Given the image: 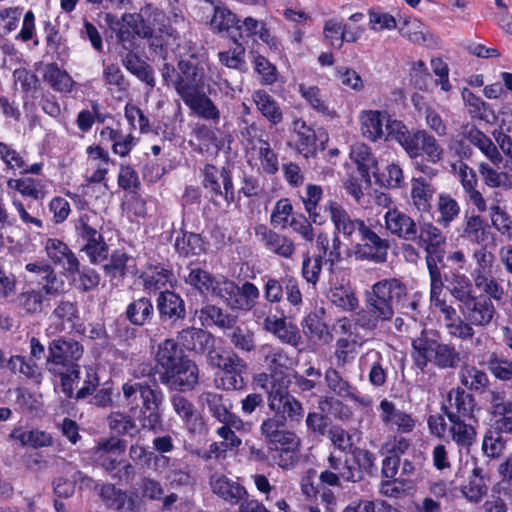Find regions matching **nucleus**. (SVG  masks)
Returning <instances> with one entry per match:
<instances>
[{
  "label": "nucleus",
  "mask_w": 512,
  "mask_h": 512,
  "mask_svg": "<svg viewBox=\"0 0 512 512\" xmlns=\"http://www.w3.org/2000/svg\"><path fill=\"white\" fill-rule=\"evenodd\" d=\"M123 401L129 413L112 412L107 417L109 428L119 435L134 437L141 429L157 431L162 425L160 407L163 393L145 382L128 380L122 387Z\"/></svg>",
  "instance_id": "f257e3e1"
},
{
  "label": "nucleus",
  "mask_w": 512,
  "mask_h": 512,
  "mask_svg": "<svg viewBox=\"0 0 512 512\" xmlns=\"http://www.w3.org/2000/svg\"><path fill=\"white\" fill-rule=\"evenodd\" d=\"M407 296L406 286L396 278L374 283L364 295V307L353 316L355 326L375 335L390 334L388 326L395 315V307Z\"/></svg>",
  "instance_id": "f03ea898"
},
{
  "label": "nucleus",
  "mask_w": 512,
  "mask_h": 512,
  "mask_svg": "<svg viewBox=\"0 0 512 512\" xmlns=\"http://www.w3.org/2000/svg\"><path fill=\"white\" fill-rule=\"evenodd\" d=\"M372 454L363 449L353 451V456L342 457L331 453L327 458V466L319 475V480L329 486H340L341 481L358 482L362 479V469H370L373 462Z\"/></svg>",
  "instance_id": "7ed1b4c3"
},
{
  "label": "nucleus",
  "mask_w": 512,
  "mask_h": 512,
  "mask_svg": "<svg viewBox=\"0 0 512 512\" xmlns=\"http://www.w3.org/2000/svg\"><path fill=\"white\" fill-rule=\"evenodd\" d=\"M74 228L78 239L83 242L81 250L92 263H98L107 257L108 245L101 233L103 218L96 211L82 212L74 221Z\"/></svg>",
  "instance_id": "20e7f679"
},
{
  "label": "nucleus",
  "mask_w": 512,
  "mask_h": 512,
  "mask_svg": "<svg viewBox=\"0 0 512 512\" xmlns=\"http://www.w3.org/2000/svg\"><path fill=\"white\" fill-rule=\"evenodd\" d=\"M207 59L204 53L190 48L187 54L180 56L174 88L180 97L202 90L205 85Z\"/></svg>",
  "instance_id": "39448f33"
},
{
  "label": "nucleus",
  "mask_w": 512,
  "mask_h": 512,
  "mask_svg": "<svg viewBox=\"0 0 512 512\" xmlns=\"http://www.w3.org/2000/svg\"><path fill=\"white\" fill-rule=\"evenodd\" d=\"M463 316L465 330H463V342L472 341L474 346H482L481 337H475V328H487L493 322L496 315V307L492 300L483 296H473L459 305Z\"/></svg>",
  "instance_id": "423d86ee"
},
{
  "label": "nucleus",
  "mask_w": 512,
  "mask_h": 512,
  "mask_svg": "<svg viewBox=\"0 0 512 512\" xmlns=\"http://www.w3.org/2000/svg\"><path fill=\"white\" fill-rule=\"evenodd\" d=\"M83 352V346L73 339L61 337L52 340L48 346L47 371L50 374H61L67 369L71 370L80 366L78 361Z\"/></svg>",
  "instance_id": "0eeeda50"
},
{
  "label": "nucleus",
  "mask_w": 512,
  "mask_h": 512,
  "mask_svg": "<svg viewBox=\"0 0 512 512\" xmlns=\"http://www.w3.org/2000/svg\"><path fill=\"white\" fill-rule=\"evenodd\" d=\"M290 379L282 378L280 384L270 386L268 391V406L276 412L281 413L290 420L300 421L304 414V409L300 401L286 391L290 384Z\"/></svg>",
  "instance_id": "6e6552de"
},
{
  "label": "nucleus",
  "mask_w": 512,
  "mask_h": 512,
  "mask_svg": "<svg viewBox=\"0 0 512 512\" xmlns=\"http://www.w3.org/2000/svg\"><path fill=\"white\" fill-rule=\"evenodd\" d=\"M361 242L353 247V253L359 260H371L376 263L386 261L389 243L386 239L381 238L366 223L363 224L360 231Z\"/></svg>",
  "instance_id": "1a4fd4ad"
},
{
  "label": "nucleus",
  "mask_w": 512,
  "mask_h": 512,
  "mask_svg": "<svg viewBox=\"0 0 512 512\" xmlns=\"http://www.w3.org/2000/svg\"><path fill=\"white\" fill-rule=\"evenodd\" d=\"M203 176V185L212 193L215 200L223 198L227 206L235 201L232 177L228 170L207 164L204 167Z\"/></svg>",
  "instance_id": "9d476101"
},
{
  "label": "nucleus",
  "mask_w": 512,
  "mask_h": 512,
  "mask_svg": "<svg viewBox=\"0 0 512 512\" xmlns=\"http://www.w3.org/2000/svg\"><path fill=\"white\" fill-rule=\"evenodd\" d=\"M488 412L494 419V429L512 434V400L503 390L492 389L487 395Z\"/></svg>",
  "instance_id": "9b49d317"
},
{
  "label": "nucleus",
  "mask_w": 512,
  "mask_h": 512,
  "mask_svg": "<svg viewBox=\"0 0 512 512\" xmlns=\"http://www.w3.org/2000/svg\"><path fill=\"white\" fill-rule=\"evenodd\" d=\"M380 420L389 430L400 435L412 433L416 427V419L412 414L398 409L394 402L383 399L379 404Z\"/></svg>",
  "instance_id": "f8f14e48"
},
{
  "label": "nucleus",
  "mask_w": 512,
  "mask_h": 512,
  "mask_svg": "<svg viewBox=\"0 0 512 512\" xmlns=\"http://www.w3.org/2000/svg\"><path fill=\"white\" fill-rule=\"evenodd\" d=\"M160 380L171 389L191 390L198 383L199 369L193 361L185 358L172 371L162 372Z\"/></svg>",
  "instance_id": "ddd939ff"
},
{
  "label": "nucleus",
  "mask_w": 512,
  "mask_h": 512,
  "mask_svg": "<svg viewBox=\"0 0 512 512\" xmlns=\"http://www.w3.org/2000/svg\"><path fill=\"white\" fill-rule=\"evenodd\" d=\"M325 211L328 212L334 226V233L338 236L342 234L344 238L348 240H352L353 235L359 232L365 223V221L360 218H352L340 203L333 200L326 203Z\"/></svg>",
  "instance_id": "4468645a"
},
{
  "label": "nucleus",
  "mask_w": 512,
  "mask_h": 512,
  "mask_svg": "<svg viewBox=\"0 0 512 512\" xmlns=\"http://www.w3.org/2000/svg\"><path fill=\"white\" fill-rule=\"evenodd\" d=\"M269 372L272 373V385L280 384L282 378L290 379L286 371L292 365V358L283 348L272 344H263L259 349Z\"/></svg>",
  "instance_id": "2eb2a0df"
},
{
  "label": "nucleus",
  "mask_w": 512,
  "mask_h": 512,
  "mask_svg": "<svg viewBox=\"0 0 512 512\" xmlns=\"http://www.w3.org/2000/svg\"><path fill=\"white\" fill-rule=\"evenodd\" d=\"M385 228L394 236L405 241H416L418 226L408 214L397 208L389 209L384 214Z\"/></svg>",
  "instance_id": "dca6fc26"
},
{
  "label": "nucleus",
  "mask_w": 512,
  "mask_h": 512,
  "mask_svg": "<svg viewBox=\"0 0 512 512\" xmlns=\"http://www.w3.org/2000/svg\"><path fill=\"white\" fill-rule=\"evenodd\" d=\"M45 251L50 261L63 269L67 275H75L79 272L80 262L73 251L59 239H48L45 243Z\"/></svg>",
  "instance_id": "f3484780"
},
{
  "label": "nucleus",
  "mask_w": 512,
  "mask_h": 512,
  "mask_svg": "<svg viewBox=\"0 0 512 512\" xmlns=\"http://www.w3.org/2000/svg\"><path fill=\"white\" fill-rule=\"evenodd\" d=\"M113 29L122 43L130 42L135 36L140 38H151L153 36L152 27L138 13L124 14Z\"/></svg>",
  "instance_id": "a211bd4d"
},
{
  "label": "nucleus",
  "mask_w": 512,
  "mask_h": 512,
  "mask_svg": "<svg viewBox=\"0 0 512 512\" xmlns=\"http://www.w3.org/2000/svg\"><path fill=\"white\" fill-rule=\"evenodd\" d=\"M439 344L437 335L432 331L423 330L419 336L412 339L411 356L415 366L424 371L433 362Z\"/></svg>",
  "instance_id": "6ab92c4d"
},
{
  "label": "nucleus",
  "mask_w": 512,
  "mask_h": 512,
  "mask_svg": "<svg viewBox=\"0 0 512 512\" xmlns=\"http://www.w3.org/2000/svg\"><path fill=\"white\" fill-rule=\"evenodd\" d=\"M448 405L443 406L442 410L448 418V413L460 415V418H467L468 421L478 423V419L474 414L476 401L472 394L467 393L462 388H453L447 396Z\"/></svg>",
  "instance_id": "aec40b11"
},
{
  "label": "nucleus",
  "mask_w": 512,
  "mask_h": 512,
  "mask_svg": "<svg viewBox=\"0 0 512 512\" xmlns=\"http://www.w3.org/2000/svg\"><path fill=\"white\" fill-rule=\"evenodd\" d=\"M25 269L31 274L32 280L41 285L46 295L55 296L62 291L63 282L58 280L56 272L47 262H31L25 265Z\"/></svg>",
  "instance_id": "412c9836"
},
{
  "label": "nucleus",
  "mask_w": 512,
  "mask_h": 512,
  "mask_svg": "<svg viewBox=\"0 0 512 512\" xmlns=\"http://www.w3.org/2000/svg\"><path fill=\"white\" fill-rule=\"evenodd\" d=\"M268 448L272 461L282 469L293 468L299 460L300 439L295 433Z\"/></svg>",
  "instance_id": "4be33fe9"
},
{
  "label": "nucleus",
  "mask_w": 512,
  "mask_h": 512,
  "mask_svg": "<svg viewBox=\"0 0 512 512\" xmlns=\"http://www.w3.org/2000/svg\"><path fill=\"white\" fill-rule=\"evenodd\" d=\"M255 233L266 249L278 256L291 258L295 254V244L287 236L274 232L264 225L257 226Z\"/></svg>",
  "instance_id": "5701e85b"
},
{
  "label": "nucleus",
  "mask_w": 512,
  "mask_h": 512,
  "mask_svg": "<svg viewBox=\"0 0 512 512\" xmlns=\"http://www.w3.org/2000/svg\"><path fill=\"white\" fill-rule=\"evenodd\" d=\"M448 420L450 423L448 432L452 441L463 448L472 446L476 441V426L478 423L468 421L467 418H460V415L451 413H448Z\"/></svg>",
  "instance_id": "b1692460"
},
{
  "label": "nucleus",
  "mask_w": 512,
  "mask_h": 512,
  "mask_svg": "<svg viewBox=\"0 0 512 512\" xmlns=\"http://www.w3.org/2000/svg\"><path fill=\"white\" fill-rule=\"evenodd\" d=\"M388 113L379 110H364L359 114L361 133L364 138L376 142L385 137Z\"/></svg>",
  "instance_id": "393cba45"
},
{
  "label": "nucleus",
  "mask_w": 512,
  "mask_h": 512,
  "mask_svg": "<svg viewBox=\"0 0 512 512\" xmlns=\"http://www.w3.org/2000/svg\"><path fill=\"white\" fill-rule=\"evenodd\" d=\"M210 486L214 494L232 505L238 504L247 496L243 486L222 474H213L210 477Z\"/></svg>",
  "instance_id": "a878e982"
},
{
  "label": "nucleus",
  "mask_w": 512,
  "mask_h": 512,
  "mask_svg": "<svg viewBox=\"0 0 512 512\" xmlns=\"http://www.w3.org/2000/svg\"><path fill=\"white\" fill-rule=\"evenodd\" d=\"M171 403L175 413L182 419L190 433H197L203 429V419L190 400L180 394H175L171 397Z\"/></svg>",
  "instance_id": "bb28decb"
},
{
  "label": "nucleus",
  "mask_w": 512,
  "mask_h": 512,
  "mask_svg": "<svg viewBox=\"0 0 512 512\" xmlns=\"http://www.w3.org/2000/svg\"><path fill=\"white\" fill-rule=\"evenodd\" d=\"M436 188L425 177L411 179L410 197L413 207L421 213H428L432 208V200Z\"/></svg>",
  "instance_id": "cd10ccee"
},
{
  "label": "nucleus",
  "mask_w": 512,
  "mask_h": 512,
  "mask_svg": "<svg viewBox=\"0 0 512 512\" xmlns=\"http://www.w3.org/2000/svg\"><path fill=\"white\" fill-rule=\"evenodd\" d=\"M186 106L190 108L195 114L205 120H212L218 122L220 119V111L213 103V101L202 92L198 90L188 95L180 97Z\"/></svg>",
  "instance_id": "c85d7f7f"
},
{
  "label": "nucleus",
  "mask_w": 512,
  "mask_h": 512,
  "mask_svg": "<svg viewBox=\"0 0 512 512\" xmlns=\"http://www.w3.org/2000/svg\"><path fill=\"white\" fill-rule=\"evenodd\" d=\"M315 245L322 260L330 265L331 269L342 260V242L336 233L320 232L315 238Z\"/></svg>",
  "instance_id": "c756f323"
},
{
  "label": "nucleus",
  "mask_w": 512,
  "mask_h": 512,
  "mask_svg": "<svg viewBox=\"0 0 512 512\" xmlns=\"http://www.w3.org/2000/svg\"><path fill=\"white\" fill-rule=\"evenodd\" d=\"M187 358L183 350L174 339H166L158 345L155 361L161 367L162 372L172 371Z\"/></svg>",
  "instance_id": "7c9ffc66"
},
{
  "label": "nucleus",
  "mask_w": 512,
  "mask_h": 512,
  "mask_svg": "<svg viewBox=\"0 0 512 512\" xmlns=\"http://www.w3.org/2000/svg\"><path fill=\"white\" fill-rule=\"evenodd\" d=\"M467 140L477 147L482 154L495 166H499L504 158L495 144L486 134L476 127L466 132Z\"/></svg>",
  "instance_id": "2f4dec72"
},
{
  "label": "nucleus",
  "mask_w": 512,
  "mask_h": 512,
  "mask_svg": "<svg viewBox=\"0 0 512 512\" xmlns=\"http://www.w3.org/2000/svg\"><path fill=\"white\" fill-rule=\"evenodd\" d=\"M416 240L418 245L424 248L427 255L434 256L438 249L445 244L446 237L432 222H425L420 225Z\"/></svg>",
  "instance_id": "473e14b6"
},
{
  "label": "nucleus",
  "mask_w": 512,
  "mask_h": 512,
  "mask_svg": "<svg viewBox=\"0 0 512 512\" xmlns=\"http://www.w3.org/2000/svg\"><path fill=\"white\" fill-rule=\"evenodd\" d=\"M196 314L203 326L215 325L223 329H231L237 322L236 316L212 304L202 307Z\"/></svg>",
  "instance_id": "72a5a7b5"
},
{
  "label": "nucleus",
  "mask_w": 512,
  "mask_h": 512,
  "mask_svg": "<svg viewBox=\"0 0 512 512\" xmlns=\"http://www.w3.org/2000/svg\"><path fill=\"white\" fill-rule=\"evenodd\" d=\"M436 212L438 213L436 223L443 228H447L459 217L461 208L451 194L442 192L437 196Z\"/></svg>",
  "instance_id": "f704fd0d"
},
{
  "label": "nucleus",
  "mask_w": 512,
  "mask_h": 512,
  "mask_svg": "<svg viewBox=\"0 0 512 512\" xmlns=\"http://www.w3.org/2000/svg\"><path fill=\"white\" fill-rule=\"evenodd\" d=\"M268 333L273 334L280 342L294 348L303 344V338L297 326L288 323L285 317H278L268 326Z\"/></svg>",
  "instance_id": "c9c22d12"
},
{
  "label": "nucleus",
  "mask_w": 512,
  "mask_h": 512,
  "mask_svg": "<svg viewBox=\"0 0 512 512\" xmlns=\"http://www.w3.org/2000/svg\"><path fill=\"white\" fill-rule=\"evenodd\" d=\"M9 438L17 440L23 447H31L34 449L49 447L53 443L52 436L42 430H24L22 427L14 428Z\"/></svg>",
  "instance_id": "e433bc0d"
},
{
  "label": "nucleus",
  "mask_w": 512,
  "mask_h": 512,
  "mask_svg": "<svg viewBox=\"0 0 512 512\" xmlns=\"http://www.w3.org/2000/svg\"><path fill=\"white\" fill-rule=\"evenodd\" d=\"M99 495L107 508L117 511L125 507L130 511H133L135 508L134 499L128 496L127 492L117 489L113 484L102 485Z\"/></svg>",
  "instance_id": "4c0bfd02"
},
{
  "label": "nucleus",
  "mask_w": 512,
  "mask_h": 512,
  "mask_svg": "<svg viewBox=\"0 0 512 512\" xmlns=\"http://www.w3.org/2000/svg\"><path fill=\"white\" fill-rule=\"evenodd\" d=\"M157 306L161 317L169 319L185 317L184 301L174 292H161L157 300Z\"/></svg>",
  "instance_id": "58836bf2"
},
{
  "label": "nucleus",
  "mask_w": 512,
  "mask_h": 512,
  "mask_svg": "<svg viewBox=\"0 0 512 512\" xmlns=\"http://www.w3.org/2000/svg\"><path fill=\"white\" fill-rule=\"evenodd\" d=\"M481 472L480 468H474L468 483L460 488L463 497L472 504L480 503L488 493V486Z\"/></svg>",
  "instance_id": "ea45409f"
},
{
  "label": "nucleus",
  "mask_w": 512,
  "mask_h": 512,
  "mask_svg": "<svg viewBox=\"0 0 512 512\" xmlns=\"http://www.w3.org/2000/svg\"><path fill=\"white\" fill-rule=\"evenodd\" d=\"M382 360V354L374 349L367 351L360 358L361 366H367L368 362L371 361L368 379L370 384L374 387L383 386L387 380V374L386 370L383 368Z\"/></svg>",
  "instance_id": "a19ab883"
},
{
  "label": "nucleus",
  "mask_w": 512,
  "mask_h": 512,
  "mask_svg": "<svg viewBox=\"0 0 512 512\" xmlns=\"http://www.w3.org/2000/svg\"><path fill=\"white\" fill-rule=\"evenodd\" d=\"M43 80L58 92L69 93L74 87V81L64 70H61L56 63L45 65Z\"/></svg>",
  "instance_id": "79ce46f5"
},
{
  "label": "nucleus",
  "mask_w": 512,
  "mask_h": 512,
  "mask_svg": "<svg viewBox=\"0 0 512 512\" xmlns=\"http://www.w3.org/2000/svg\"><path fill=\"white\" fill-rule=\"evenodd\" d=\"M261 114L273 124H278L283 119V113L276 100L264 90H256L252 95Z\"/></svg>",
  "instance_id": "37998d69"
},
{
  "label": "nucleus",
  "mask_w": 512,
  "mask_h": 512,
  "mask_svg": "<svg viewBox=\"0 0 512 512\" xmlns=\"http://www.w3.org/2000/svg\"><path fill=\"white\" fill-rule=\"evenodd\" d=\"M475 287L485 293L490 299L500 301L505 295V288L499 278H497L493 270L484 272L472 277Z\"/></svg>",
  "instance_id": "c03bdc74"
},
{
  "label": "nucleus",
  "mask_w": 512,
  "mask_h": 512,
  "mask_svg": "<svg viewBox=\"0 0 512 512\" xmlns=\"http://www.w3.org/2000/svg\"><path fill=\"white\" fill-rule=\"evenodd\" d=\"M178 340L183 348L187 350L203 352L209 342L212 341V336L202 329L189 327L178 333Z\"/></svg>",
  "instance_id": "a18cd8bd"
},
{
  "label": "nucleus",
  "mask_w": 512,
  "mask_h": 512,
  "mask_svg": "<svg viewBox=\"0 0 512 512\" xmlns=\"http://www.w3.org/2000/svg\"><path fill=\"white\" fill-rule=\"evenodd\" d=\"M239 286L225 276H215L209 293L220 298L226 305L235 310L236 296L239 294Z\"/></svg>",
  "instance_id": "49530a36"
},
{
  "label": "nucleus",
  "mask_w": 512,
  "mask_h": 512,
  "mask_svg": "<svg viewBox=\"0 0 512 512\" xmlns=\"http://www.w3.org/2000/svg\"><path fill=\"white\" fill-rule=\"evenodd\" d=\"M45 292L41 289H30L21 292L16 298V304L25 314H39L43 311Z\"/></svg>",
  "instance_id": "de8ad7c7"
},
{
  "label": "nucleus",
  "mask_w": 512,
  "mask_h": 512,
  "mask_svg": "<svg viewBox=\"0 0 512 512\" xmlns=\"http://www.w3.org/2000/svg\"><path fill=\"white\" fill-rule=\"evenodd\" d=\"M144 287L150 291H157L171 285L173 281V273L160 266L149 267L141 275Z\"/></svg>",
  "instance_id": "09e8293b"
},
{
  "label": "nucleus",
  "mask_w": 512,
  "mask_h": 512,
  "mask_svg": "<svg viewBox=\"0 0 512 512\" xmlns=\"http://www.w3.org/2000/svg\"><path fill=\"white\" fill-rule=\"evenodd\" d=\"M154 313L152 302L145 297L131 302L126 309V317L129 322L136 326L144 325Z\"/></svg>",
  "instance_id": "8fccbe9b"
},
{
  "label": "nucleus",
  "mask_w": 512,
  "mask_h": 512,
  "mask_svg": "<svg viewBox=\"0 0 512 512\" xmlns=\"http://www.w3.org/2000/svg\"><path fill=\"white\" fill-rule=\"evenodd\" d=\"M460 381L466 388L475 392H483L489 385L487 374L471 365H465L461 368Z\"/></svg>",
  "instance_id": "3c124183"
},
{
  "label": "nucleus",
  "mask_w": 512,
  "mask_h": 512,
  "mask_svg": "<svg viewBox=\"0 0 512 512\" xmlns=\"http://www.w3.org/2000/svg\"><path fill=\"white\" fill-rule=\"evenodd\" d=\"M328 298L332 304L347 312H353L359 307V300L349 286H335L330 290Z\"/></svg>",
  "instance_id": "603ef678"
},
{
  "label": "nucleus",
  "mask_w": 512,
  "mask_h": 512,
  "mask_svg": "<svg viewBox=\"0 0 512 512\" xmlns=\"http://www.w3.org/2000/svg\"><path fill=\"white\" fill-rule=\"evenodd\" d=\"M436 308H438L444 316L445 328L448 334L453 338L463 341V330H465L466 327V325H464L463 316H458L456 309L448 305L446 301L437 305Z\"/></svg>",
  "instance_id": "864d4df0"
},
{
  "label": "nucleus",
  "mask_w": 512,
  "mask_h": 512,
  "mask_svg": "<svg viewBox=\"0 0 512 512\" xmlns=\"http://www.w3.org/2000/svg\"><path fill=\"white\" fill-rule=\"evenodd\" d=\"M487 368L491 375L499 381L512 380V360L502 353L492 352L487 359Z\"/></svg>",
  "instance_id": "5fc2aeb1"
},
{
  "label": "nucleus",
  "mask_w": 512,
  "mask_h": 512,
  "mask_svg": "<svg viewBox=\"0 0 512 512\" xmlns=\"http://www.w3.org/2000/svg\"><path fill=\"white\" fill-rule=\"evenodd\" d=\"M7 186L8 188L19 192L21 195L35 200L44 197V185L40 180L31 177L9 179L7 181Z\"/></svg>",
  "instance_id": "6e6d98bb"
},
{
  "label": "nucleus",
  "mask_w": 512,
  "mask_h": 512,
  "mask_svg": "<svg viewBox=\"0 0 512 512\" xmlns=\"http://www.w3.org/2000/svg\"><path fill=\"white\" fill-rule=\"evenodd\" d=\"M460 361V353L453 345L439 341L432 362L436 367L440 369H455L459 366Z\"/></svg>",
  "instance_id": "4d7b16f0"
},
{
  "label": "nucleus",
  "mask_w": 512,
  "mask_h": 512,
  "mask_svg": "<svg viewBox=\"0 0 512 512\" xmlns=\"http://www.w3.org/2000/svg\"><path fill=\"white\" fill-rule=\"evenodd\" d=\"M216 435L221 441L214 442L213 449L217 453H222L226 458L227 453H236L242 444V440L236 435L235 431L228 426H220L216 429Z\"/></svg>",
  "instance_id": "13d9d810"
},
{
  "label": "nucleus",
  "mask_w": 512,
  "mask_h": 512,
  "mask_svg": "<svg viewBox=\"0 0 512 512\" xmlns=\"http://www.w3.org/2000/svg\"><path fill=\"white\" fill-rule=\"evenodd\" d=\"M283 426L284 421L274 417L268 418L262 422L260 431L262 436L265 438L268 447L275 445L294 434L293 432L281 429Z\"/></svg>",
  "instance_id": "bf43d9fd"
},
{
  "label": "nucleus",
  "mask_w": 512,
  "mask_h": 512,
  "mask_svg": "<svg viewBox=\"0 0 512 512\" xmlns=\"http://www.w3.org/2000/svg\"><path fill=\"white\" fill-rule=\"evenodd\" d=\"M322 188L318 185L309 184L306 187L305 196L302 197V201L305 207L306 212L309 215V219L318 225L324 223V219L321 214L318 212L317 207L318 203L322 198Z\"/></svg>",
  "instance_id": "052dcab7"
},
{
  "label": "nucleus",
  "mask_w": 512,
  "mask_h": 512,
  "mask_svg": "<svg viewBox=\"0 0 512 512\" xmlns=\"http://www.w3.org/2000/svg\"><path fill=\"white\" fill-rule=\"evenodd\" d=\"M350 157L358 166L362 177H369V170L376 165L370 148L364 143H356L351 147Z\"/></svg>",
  "instance_id": "680f3d73"
},
{
  "label": "nucleus",
  "mask_w": 512,
  "mask_h": 512,
  "mask_svg": "<svg viewBox=\"0 0 512 512\" xmlns=\"http://www.w3.org/2000/svg\"><path fill=\"white\" fill-rule=\"evenodd\" d=\"M449 291L460 304L474 296L470 279L460 273L452 274L449 281Z\"/></svg>",
  "instance_id": "e2e57ef3"
},
{
  "label": "nucleus",
  "mask_w": 512,
  "mask_h": 512,
  "mask_svg": "<svg viewBox=\"0 0 512 512\" xmlns=\"http://www.w3.org/2000/svg\"><path fill=\"white\" fill-rule=\"evenodd\" d=\"M51 317L57 320L61 330L65 329V325L73 328L79 319L77 305L71 301H61L53 310Z\"/></svg>",
  "instance_id": "0e129e2a"
},
{
  "label": "nucleus",
  "mask_w": 512,
  "mask_h": 512,
  "mask_svg": "<svg viewBox=\"0 0 512 512\" xmlns=\"http://www.w3.org/2000/svg\"><path fill=\"white\" fill-rule=\"evenodd\" d=\"M236 15L224 6L215 5L214 14L210 21L213 30L218 32L229 31L231 28H240Z\"/></svg>",
  "instance_id": "69168bd1"
},
{
  "label": "nucleus",
  "mask_w": 512,
  "mask_h": 512,
  "mask_svg": "<svg viewBox=\"0 0 512 512\" xmlns=\"http://www.w3.org/2000/svg\"><path fill=\"white\" fill-rule=\"evenodd\" d=\"M356 354L357 350L355 341L347 338H339L336 340L333 356L337 368H344L348 363L355 359Z\"/></svg>",
  "instance_id": "338daca9"
},
{
  "label": "nucleus",
  "mask_w": 512,
  "mask_h": 512,
  "mask_svg": "<svg viewBox=\"0 0 512 512\" xmlns=\"http://www.w3.org/2000/svg\"><path fill=\"white\" fill-rule=\"evenodd\" d=\"M498 166L493 165L491 162H480L478 165L479 174L482 177L484 184L492 189L503 188L505 184L506 172L498 171Z\"/></svg>",
  "instance_id": "774afa93"
}]
</instances>
